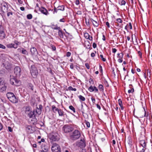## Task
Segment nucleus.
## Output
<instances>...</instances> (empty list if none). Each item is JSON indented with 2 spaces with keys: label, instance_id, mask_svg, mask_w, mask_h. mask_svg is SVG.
Instances as JSON below:
<instances>
[{
  "label": "nucleus",
  "instance_id": "obj_16",
  "mask_svg": "<svg viewBox=\"0 0 152 152\" xmlns=\"http://www.w3.org/2000/svg\"><path fill=\"white\" fill-rule=\"evenodd\" d=\"M117 21L118 22V26H119L120 28H119V30H121L122 31L123 24H122V20L120 18H118L117 19Z\"/></svg>",
  "mask_w": 152,
  "mask_h": 152
},
{
  "label": "nucleus",
  "instance_id": "obj_26",
  "mask_svg": "<svg viewBox=\"0 0 152 152\" xmlns=\"http://www.w3.org/2000/svg\"><path fill=\"white\" fill-rule=\"evenodd\" d=\"M2 86H3L1 87L0 89V91L1 92H2L4 91H5L7 88V87L5 85V84H4Z\"/></svg>",
  "mask_w": 152,
  "mask_h": 152
},
{
  "label": "nucleus",
  "instance_id": "obj_61",
  "mask_svg": "<svg viewBox=\"0 0 152 152\" xmlns=\"http://www.w3.org/2000/svg\"><path fill=\"white\" fill-rule=\"evenodd\" d=\"M75 4L76 5H78L79 4V0H76L75 1Z\"/></svg>",
  "mask_w": 152,
  "mask_h": 152
},
{
  "label": "nucleus",
  "instance_id": "obj_41",
  "mask_svg": "<svg viewBox=\"0 0 152 152\" xmlns=\"http://www.w3.org/2000/svg\"><path fill=\"white\" fill-rule=\"evenodd\" d=\"M28 88L29 89H31L32 91L33 90V85L31 83H29L28 84Z\"/></svg>",
  "mask_w": 152,
  "mask_h": 152
},
{
  "label": "nucleus",
  "instance_id": "obj_44",
  "mask_svg": "<svg viewBox=\"0 0 152 152\" xmlns=\"http://www.w3.org/2000/svg\"><path fill=\"white\" fill-rule=\"evenodd\" d=\"M68 89L70 91H75L77 89L75 88H73L72 86H70L68 87Z\"/></svg>",
  "mask_w": 152,
  "mask_h": 152
},
{
  "label": "nucleus",
  "instance_id": "obj_37",
  "mask_svg": "<svg viewBox=\"0 0 152 152\" xmlns=\"http://www.w3.org/2000/svg\"><path fill=\"white\" fill-rule=\"evenodd\" d=\"M69 108L72 110L74 113H75V109L74 107L72 105H70L69 107Z\"/></svg>",
  "mask_w": 152,
  "mask_h": 152
},
{
  "label": "nucleus",
  "instance_id": "obj_36",
  "mask_svg": "<svg viewBox=\"0 0 152 152\" xmlns=\"http://www.w3.org/2000/svg\"><path fill=\"white\" fill-rule=\"evenodd\" d=\"M99 88L100 91H104V87L101 84L99 85Z\"/></svg>",
  "mask_w": 152,
  "mask_h": 152
},
{
  "label": "nucleus",
  "instance_id": "obj_62",
  "mask_svg": "<svg viewBox=\"0 0 152 152\" xmlns=\"http://www.w3.org/2000/svg\"><path fill=\"white\" fill-rule=\"evenodd\" d=\"M117 51V50L115 48H113L112 49V52L113 53H115Z\"/></svg>",
  "mask_w": 152,
  "mask_h": 152
},
{
  "label": "nucleus",
  "instance_id": "obj_6",
  "mask_svg": "<svg viewBox=\"0 0 152 152\" xmlns=\"http://www.w3.org/2000/svg\"><path fill=\"white\" fill-rule=\"evenodd\" d=\"M51 149L53 152H61V148L59 145L56 144H54L51 147Z\"/></svg>",
  "mask_w": 152,
  "mask_h": 152
},
{
  "label": "nucleus",
  "instance_id": "obj_55",
  "mask_svg": "<svg viewBox=\"0 0 152 152\" xmlns=\"http://www.w3.org/2000/svg\"><path fill=\"white\" fill-rule=\"evenodd\" d=\"M8 130L10 132H12V129L11 127L9 126L8 127Z\"/></svg>",
  "mask_w": 152,
  "mask_h": 152
},
{
  "label": "nucleus",
  "instance_id": "obj_9",
  "mask_svg": "<svg viewBox=\"0 0 152 152\" xmlns=\"http://www.w3.org/2000/svg\"><path fill=\"white\" fill-rule=\"evenodd\" d=\"M49 137L50 140L53 141H58L59 139L58 137L56 134L52 133L49 136Z\"/></svg>",
  "mask_w": 152,
  "mask_h": 152
},
{
  "label": "nucleus",
  "instance_id": "obj_19",
  "mask_svg": "<svg viewBox=\"0 0 152 152\" xmlns=\"http://www.w3.org/2000/svg\"><path fill=\"white\" fill-rule=\"evenodd\" d=\"M30 51L31 55L33 56L36 55L37 53V51L36 49L34 47L31 48L30 49Z\"/></svg>",
  "mask_w": 152,
  "mask_h": 152
},
{
  "label": "nucleus",
  "instance_id": "obj_15",
  "mask_svg": "<svg viewBox=\"0 0 152 152\" xmlns=\"http://www.w3.org/2000/svg\"><path fill=\"white\" fill-rule=\"evenodd\" d=\"M28 115L30 118H35L36 116L34 113V110L32 111H30L29 112L27 113Z\"/></svg>",
  "mask_w": 152,
  "mask_h": 152
},
{
  "label": "nucleus",
  "instance_id": "obj_4",
  "mask_svg": "<svg viewBox=\"0 0 152 152\" xmlns=\"http://www.w3.org/2000/svg\"><path fill=\"white\" fill-rule=\"evenodd\" d=\"M63 129L66 133H68L72 132L74 128L71 125H65L63 127Z\"/></svg>",
  "mask_w": 152,
  "mask_h": 152
},
{
  "label": "nucleus",
  "instance_id": "obj_35",
  "mask_svg": "<svg viewBox=\"0 0 152 152\" xmlns=\"http://www.w3.org/2000/svg\"><path fill=\"white\" fill-rule=\"evenodd\" d=\"M58 10L64 11V5L58 6L57 8Z\"/></svg>",
  "mask_w": 152,
  "mask_h": 152
},
{
  "label": "nucleus",
  "instance_id": "obj_24",
  "mask_svg": "<svg viewBox=\"0 0 152 152\" xmlns=\"http://www.w3.org/2000/svg\"><path fill=\"white\" fill-rule=\"evenodd\" d=\"M91 21L92 22L93 25L94 26L97 27L99 26V23L98 21L94 20L93 19H91Z\"/></svg>",
  "mask_w": 152,
  "mask_h": 152
},
{
  "label": "nucleus",
  "instance_id": "obj_63",
  "mask_svg": "<svg viewBox=\"0 0 152 152\" xmlns=\"http://www.w3.org/2000/svg\"><path fill=\"white\" fill-rule=\"evenodd\" d=\"M77 14L78 15H81L82 12H81L80 11H78L77 12Z\"/></svg>",
  "mask_w": 152,
  "mask_h": 152
},
{
  "label": "nucleus",
  "instance_id": "obj_57",
  "mask_svg": "<svg viewBox=\"0 0 152 152\" xmlns=\"http://www.w3.org/2000/svg\"><path fill=\"white\" fill-rule=\"evenodd\" d=\"M59 21L61 22H65V19L64 18L60 19Z\"/></svg>",
  "mask_w": 152,
  "mask_h": 152
},
{
  "label": "nucleus",
  "instance_id": "obj_14",
  "mask_svg": "<svg viewBox=\"0 0 152 152\" xmlns=\"http://www.w3.org/2000/svg\"><path fill=\"white\" fill-rule=\"evenodd\" d=\"M39 10L42 13L45 15H47L49 14L47 10L44 7H39Z\"/></svg>",
  "mask_w": 152,
  "mask_h": 152
},
{
  "label": "nucleus",
  "instance_id": "obj_12",
  "mask_svg": "<svg viewBox=\"0 0 152 152\" xmlns=\"http://www.w3.org/2000/svg\"><path fill=\"white\" fill-rule=\"evenodd\" d=\"M79 146L81 148H83L86 146V142L83 139H81L79 142Z\"/></svg>",
  "mask_w": 152,
  "mask_h": 152
},
{
  "label": "nucleus",
  "instance_id": "obj_32",
  "mask_svg": "<svg viewBox=\"0 0 152 152\" xmlns=\"http://www.w3.org/2000/svg\"><path fill=\"white\" fill-rule=\"evenodd\" d=\"M52 29L55 30H58L61 29L60 27H58L57 25H52Z\"/></svg>",
  "mask_w": 152,
  "mask_h": 152
},
{
  "label": "nucleus",
  "instance_id": "obj_5",
  "mask_svg": "<svg viewBox=\"0 0 152 152\" xmlns=\"http://www.w3.org/2000/svg\"><path fill=\"white\" fill-rule=\"evenodd\" d=\"M30 72L31 75L34 78H36L38 74V71L34 65L31 66Z\"/></svg>",
  "mask_w": 152,
  "mask_h": 152
},
{
  "label": "nucleus",
  "instance_id": "obj_45",
  "mask_svg": "<svg viewBox=\"0 0 152 152\" xmlns=\"http://www.w3.org/2000/svg\"><path fill=\"white\" fill-rule=\"evenodd\" d=\"M27 18L28 19H31L32 18V16L31 14H28L27 15Z\"/></svg>",
  "mask_w": 152,
  "mask_h": 152
},
{
  "label": "nucleus",
  "instance_id": "obj_40",
  "mask_svg": "<svg viewBox=\"0 0 152 152\" xmlns=\"http://www.w3.org/2000/svg\"><path fill=\"white\" fill-rule=\"evenodd\" d=\"M79 98L81 100L83 101H84L85 100V98L81 95H80L79 96Z\"/></svg>",
  "mask_w": 152,
  "mask_h": 152
},
{
  "label": "nucleus",
  "instance_id": "obj_22",
  "mask_svg": "<svg viewBox=\"0 0 152 152\" xmlns=\"http://www.w3.org/2000/svg\"><path fill=\"white\" fill-rule=\"evenodd\" d=\"M42 110H40L38 108V107H37L35 110H34V113L36 115L37 114L38 115H40L41 113Z\"/></svg>",
  "mask_w": 152,
  "mask_h": 152
},
{
  "label": "nucleus",
  "instance_id": "obj_27",
  "mask_svg": "<svg viewBox=\"0 0 152 152\" xmlns=\"http://www.w3.org/2000/svg\"><path fill=\"white\" fill-rule=\"evenodd\" d=\"M145 148H142L141 146H140L138 149H137V152H144L145 151Z\"/></svg>",
  "mask_w": 152,
  "mask_h": 152
},
{
  "label": "nucleus",
  "instance_id": "obj_13",
  "mask_svg": "<svg viewBox=\"0 0 152 152\" xmlns=\"http://www.w3.org/2000/svg\"><path fill=\"white\" fill-rule=\"evenodd\" d=\"M18 51V52L21 53L24 55H28V53L26 50L23 48H18L17 49Z\"/></svg>",
  "mask_w": 152,
  "mask_h": 152
},
{
  "label": "nucleus",
  "instance_id": "obj_38",
  "mask_svg": "<svg viewBox=\"0 0 152 152\" xmlns=\"http://www.w3.org/2000/svg\"><path fill=\"white\" fill-rule=\"evenodd\" d=\"M5 84L4 80L0 78V86H3Z\"/></svg>",
  "mask_w": 152,
  "mask_h": 152
},
{
  "label": "nucleus",
  "instance_id": "obj_58",
  "mask_svg": "<svg viewBox=\"0 0 152 152\" xmlns=\"http://www.w3.org/2000/svg\"><path fill=\"white\" fill-rule=\"evenodd\" d=\"M42 106L41 104H40L39 106V108H38L40 110H42Z\"/></svg>",
  "mask_w": 152,
  "mask_h": 152
},
{
  "label": "nucleus",
  "instance_id": "obj_52",
  "mask_svg": "<svg viewBox=\"0 0 152 152\" xmlns=\"http://www.w3.org/2000/svg\"><path fill=\"white\" fill-rule=\"evenodd\" d=\"M71 53L69 52H67L66 53V56H67V57H69L71 55Z\"/></svg>",
  "mask_w": 152,
  "mask_h": 152
},
{
  "label": "nucleus",
  "instance_id": "obj_11",
  "mask_svg": "<svg viewBox=\"0 0 152 152\" xmlns=\"http://www.w3.org/2000/svg\"><path fill=\"white\" fill-rule=\"evenodd\" d=\"M10 82L12 85H17L20 81L18 80L16 78L13 77L10 78Z\"/></svg>",
  "mask_w": 152,
  "mask_h": 152
},
{
  "label": "nucleus",
  "instance_id": "obj_29",
  "mask_svg": "<svg viewBox=\"0 0 152 152\" xmlns=\"http://www.w3.org/2000/svg\"><path fill=\"white\" fill-rule=\"evenodd\" d=\"M30 103L31 105L33 107L36 106L37 105L36 103L35 102V101L34 99H32L31 100Z\"/></svg>",
  "mask_w": 152,
  "mask_h": 152
},
{
  "label": "nucleus",
  "instance_id": "obj_7",
  "mask_svg": "<svg viewBox=\"0 0 152 152\" xmlns=\"http://www.w3.org/2000/svg\"><path fill=\"white\" fill-rule=\"evenodd\" d=\"M1 10L4 13H6L8 11V7L7 4L4 2L1 4Z\"/></svg>",
  "mask_w": 152,
  "mask_h": 152
},
{
  "label": "nucleus",
  "instance_id": "obj_43",
  "mask_svg": "<svg viewBox=\"0 0 152 152\" xmlns=\"http://www.w3.org/2000/svg\"><path fill=\"white\" fill-rule=\"evenodd\" d=\"M25 110L26 113V114L27 113H28L30 111V108L29 107H26Z\"/></svg>",
  "mask_w": 152,
  "mask_h": 152
},
{
  "label": "nucleus",
  "instance_id": "obj_48",
  "mask_svg": "<svg viewBox=\"0 0 152 152\" xmlns=\"http://www.w3.org/2000/svg\"><path fill=\"white\" fill-rule=\"evenodd\" d=\"M143 108L144 110L145 113H144V115H143L142 116V117H147L148 115V113L147 114H146V112L145 109V108Z\"/></svg>",
  "mask_w": 152,
  "mask_h": 152
},
{
  "label": "nucleus",
  "instance_id": "obj_28",
  "mask_svg": "<svg viewBox=\"0 0 152 152\" xmlns=\"http://www.w3.org/2000/svg\"><path fill=\"white\" fill-rule=\"evenodd\" d=\"M52 107L53 112L55 113H56L57 111L58 112V110H59V109H58L56 107L55 105H54L52 106Z\"/></svg>",
  "mask_w": 152,
  "mask_h": 152
},
{
  "label": "nucleus",
  "instance_id": "obj_39",
  "mask_svg": "<svg viewBox=\"0 0 152 152\" xmlns=\"http://www.w3.org/2000/svg\"><path fill=\"white\" fill-rule=\"evenodd\" d=\"M84 36L87 39H88V38H89V37L90 36L88 33H85L84 34Z\"/></svg>",
  "mask_w": 152,
  "mask_h": 152
},
{
  "label": "nucleus",
  "instance_id": "obj_8",
  "mask_svg": "<svg viewBox=\"0 0 152 152\" xmlns=\"http://www.w3.org/2000/svg\"><path fill=\"white\" fill-rule=\"evenodd\" d=\"M21 69L18 66H16L14 69L15 74L17 77H19L21 75Z\"/></svg>",
  "mask_w": 152,
  "mask_h": 152
},
{
  "label": "nucleus",
  "instance_id": "obj_3",
  "mask_svg": "<svg viewBox=\"0 0 152 152\" xmlns=\"http://www.w3.org/2000/svg\"><path fill=\"white\" fill-rule=\"evenodd\" d=\"M6 96L11 102L15 103L18 102V100L13 93L11 92H8L7 93Z\"/></svg>",
  "mask_w": 152,
  "mask_h": 152
},
{
  "label": "nucleus",
  "instance_id": "obj_64",
  "mask_svg": "<svg viewBox=\"0 0 152 152\" xmlns=\"http://www.w3.org/2000/svg\"><path fill=\"white\" fill-rule=\"evenodd\" d=\"M96 106L97 108L99 109V110L101 109V107L98 104H96Z\"/></svg>",
  "mask_w": 152,
  "mask_h": 152
},
{
  "label": "nucleus",
  "instance_id": "obj_33",
  "mask_svg": "<svg viewBox=\"0 0 152 152\" xmlns=\"http://www.w3.org/2000/svg\"><path fill=\"white\" fill-rule=\"evenodd\" d=\"M58 112L60 116H64L65 115L64 114V112L61 109H59Z\"/></svg>",
  "mask_w": 152,
  "mask_h": 152
},
{
  "label": "nucleus",
  "instance_id": "obj_51",
  "mask_svg": "<svg viewBox=\"0 0 152 152\" xmlns=\"http://www.w3.org/2000/svg\"><path fill=\"white\" fill-rule=\"evenodd\" d=\"M0 48L5 49L6 48V47L4 45L0 44Z\"/></svg>",
  "mask_w": 152,
  "mask_h": 152
},
{
  "label": "nucleus",
  "instance_id": "obj_60",
  "mask_svg": "<svg viewBox=\"0 0 152 152\" xmlns=\"http://www.w3.org/2000/svg\"><path fill=\"white\" fill-rule=\"evenodd\" d=\"M10 15H12V12H8L7 13V16H10Z\"/></svg>",
  "mask_w": 152,
  "mask_h": 152
},
{
  "label": "nucleus",
  "instance_id": "obj_34",
  "mask_svg": "<svg viewBox=\"0 0 152 152\" xmlns=\"http://www.w3.org/2000/svg\"><path fill=\"white\" fill-rule=\"evenodd\" d=\"M118 102L119 104L121 107V109L123 110L124 109V107L123 106L121 100L120 99H119L118 100Z\"/></svg>",
  "mask_w": 152,
  "mask_h": 152
},
{
  "label": "nucleus",
  "instance_id": "obj_42",
  "mask_svg": "<svg viewBox=\"0 0 152 152\" xmlns=\"http://www.w3.org/2000/svg\"><path fill=\"white\" fill-rule=\"evenodd\" d=\"M4 30L3 26L0 25V32H4Z\"/></svg>",
  "mask_w": 152,
  "mask_h": 152
},
{
  "label": "nucleus",
  "instance_id": "obj_46",
  "mask_svg": "<svg viewBox=\"0 0 152 152\" xmlns=\"http://www.w3.org/2000/svg\"><path fill=\"white\" fill-rule=\"evenodd\" d=\"M14 43L17 46L18 45H19L21 44V42H18L17 40L15 41Z\"/></svg>",
  "mask_w": 152,
  "mask_h": 152
},
{
  "label": "nucleus",
  "instance_id": "obj_31",
  "mask_svg": "<svg viewBox=\"0 0 152 152\" xmlns=\"http://www.w3.org/2000/svg\"><path fill=\"white\" fill-rule=\"evenodd\" d=\"M58 35L61 38H63L64 36L63 34L61 28L60 30H58Z\"/></svg>",
  "mask_w": 152,
  "mask_h": 152
},
{
  "label": "nucleus",
  "instance_id": "obj_56",
  "mask_svg": "<svg viewBox=\"0 0 152 152\" xmlns=\"http://www.w3.org/2000/svg\"><path fill=\"white\" fill-rule=\"evenodd\" d=\"M85 66L88 69H89L90 68L89 66L88 63H86L85 64Z\"/></svg>",
  "mask_w": 152,
  "mask_h": 152
},
{
  "label": "nucleus",
  "instance_id": "obj_10",
  "mask_svg": "<svg viewBox=\"0 0 152 152\" xmlns=\"http://www.w3.org/2000/svg\"><path fill=\"white\" fill-rule=\"evenodd\" d=\"M41 148L42 151L44 152H47L49 149V146L48 144L47 143H45L43 144L41 146Z\"/></svg>",
  "mask_w": 152,
  "mask_h": 152
},
{
  "label": "nucleus",
  "instance_id": "obj_23",
  "mask_svg": "<svg viewBox=\"0 0 152 152\" xmlns=\"http://www.w3.org/2000/svg\"><path fill=\"white\" fill-rule=\"evenodd\" d=\"M7 46L8 48H17L18 46L16 45V47H15V44L12 43L9 44L7 45Z\"/></svg>",
  "mask_w": 152,
  "mask_h": 152
},
{
  "label": "nucleus",
  "instance_id": "obj_21",
  "mask_svg": "<svg viewBox=\"0 0 152 152\" xmlns=\"http://www.w3.org/2000/svg\"><path fill=\"white\" fill-rule=\"evenodd\" d=\"M26 130L29 133H31L32 132L31 126L29 125H26Z\"/></svg>",
  "mask_w": 152,
  "mask_h": 152
},
{
  "label": "nucleus",
  "instance_id": "obj_18",
  "mask_svg": "<svg viewBox=\"0 0 152 152\" xmlns=\"http://www.w3.org/2000/svg\"><path fill=\"white\" fill-rule=\"evenodd\" d=\"M123 54L122 53L118 54V61L119 63H121L123 61Z\"/></svg>",
  "mask_w": 152,
  "mask_h": 152
},
{
  "label": "nucleus",
  "instance_id": "obj_50",
  "mask_svg": "<svg viewBox=\"0 0 152 152\" xmlns=\"http://www.w3.org/2000/svg\"><path fill=\"white\" fill-rule=\"evenodd\" d=\"M58 10V8L57 9V8L55 7L54 9L53 13L55 14V13H57Z\"/></svg>",
  "mask_w": 152,
  "mask_h": 152
},
{
  "label": "nucleus",
  "instance_id": "obj_54",
  "mask_svg": "<svg viewBox=\"0 0 152 152\" xmlns=\"http://www.w3.org/2000/svg\"><path fill=\"white\" fill-rule=\"evenodd\" d=\"M91 100H92V102L93 103H95V101H96L95 99L94 98H93V97H92L91 98Z\"/></svg>",
  "mask_w": 152,
  "mask_h": 152
},
{
  "label": "nucleus",
  "instance_id": "obj_25",
  "mask_svg": "<svg viewBox=\"0 0 152 152\" xmlns=\"http://www.w3.org/2000/svg\"><path fill=\"white\" fill-rule=\"evenodd\" d=\"M132 26L131 23H129L128 24L125 26V29L128 30L129 29H132Z\"/></svg>",
  "mask_w": 152,
  "mask_h": 152
},
{
  "label": "nucleus",
  "instance_id": "obj_17",
  "mask_svg": "<svg viewBox=\"0 0 152 152\" xmlns=\"http://www.w3.org/2000/svg\"><path fill=\"white\" fill-rule=\"evenodd\" d=\"M88 89L89 91L91 92L94 91L95 92H97L98 91V89L96 87L94 86L93 87V86H91Z\"/></svg>",
  "mask_w": 152,
  "mask_h": 152
},
{
  "label": "nucleus",
  "instance_id": "obj_2",
  "mask_svg": "<svg viewBox=\"0 0 152 152\" xmlns=\"http://www.w3.org/2000/svg\"><path fill=\"white\" fill-rule=\"evenodd\" d=\"M1 67L9 71L12 68V64L9 62V59L5 58L2 60Z\"/></svg>",
  "mask_w": 152,
  "mask_h": 152
},
{
  "label": "nucleus",
  "instance_id": "obj_30",
  "mask_svg": "<svg viewBox=\"0 0 152 152\" xmlns=\"http://www.w3.org/2000/svg\"><path fill=\"white\" fill-rule=\"evenodd\" d=\"M5 34L4 32H0V39H3L5 37Z\"/></svg>",
  "mask_w": 152,
  "mask_h": 152
},
{
  "label": "nucleus",
  "instance_id": "obj_53",
  "mask_svg": "<svg viewBox=\"0 0 152 152\" xmlns=\"http://www.w3.org/2000/svg\"><path fill=\"white\" fill-rule=\"evenodd\" d=\"M134 90L133 88H132L131 89L129 90L128 91V92L129 93H132V92H134Z\"/></svg>",
  "mask_w": 152,
  "mask_h": 152
},
{
  "label": "nucleus",
  "instance_id": "obj_1",
  "mask_svg": "<svg viewBox=\"0 0 152 152\" xmlns=\"http://www.w3.org/2000/svg\"><path fill=\"white\" fill-rule=\"evenodd\" d=\"M80 136V132L78 130L75 129L70 134L69 138L71 140L74 141L79 139Z\"/></svg>",
  "mask_w": 152,
  "mask_h": 152
},
{
  "label": "nucleus",
  "instance_id": "obj_49",
  "mask_svg": "<svg viewBox=\"0 0 152 152\" xmlns=\"http://www.w3.org/2000/svg\"><path fill=\"white\" fill-rule=\"evenodd\" d=\"M100 57L101 58L102 60L103 61H106V59L103 57V56L102 55H100Z\"/></svg>",
  "mask_w": 152,
  "mask_h": 152
},
{
  "label": "nucleus",
  "instance_id": "obj_59",
  "mask_svg": "<svg viewBox=\"0 0 152 152\" xmlns=\"http://www.w3.org/2000/svg\"><path fill=\"white\" fill-rule=\"evenodd\" d=\"M93 48H95L96 47V45L95 43H94V42L93 43Z\"/></svg>",
  "mask_w": 152,
  "mask_h": 152
},
{
  "label": "nucleus",
  "instance_id": "obj_47",
  "mask_svg": "<svg viewBox=\"0 0 152 152\" xmlns=\"http://www.w3.org/2000/svg\"><path fill=\"white\" fill-rule=\"evenodd\" d=\"M85 123L86 124V125L88 128H89L90 127V123L88 121L85 120Z\"/></svg>",
  "mask_w": 152,
  "mask_h": 152
},
{
  "label": "nucleus",
  "instance_id": "obj_20",
  "mask_svg": "<svg viewBox=\"0 0 152 152\" xmlns=\"http://www.w3.org/2000/svg\"><path fill=\"white\" fill-rule=\"evenodd\" d=\"M140 143L142 147L145 148L146 146V143L144 140H141L140 141Z\"/></svg>",
  "mask_w": 152,
  "mask_h": 152
}]
</instances>
